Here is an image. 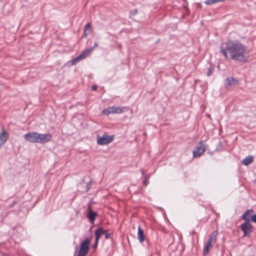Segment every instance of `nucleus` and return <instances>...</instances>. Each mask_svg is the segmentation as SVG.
I'll return each mask as SVG.
<instances>
[{"mask_svg": "<svg viewBox=\"0 0 256 256\" xmlns=\"http://www.w3.org/2000/svg\"><path fill=\"white\" fill-rule=\"evenodd\" d=\"M220 51L228 58L242 62L246 61L249 52L247 48L238 41L228 40L222 44Z\"/></svg>", "mask_w": 256, "mask_h": 256, "instance_id": "f257e3e1", "label": "nucleus"}, {"mask_svg": "<svg viewBox=\"0 0 256 256\" xmlns=\"http://www.w3.org/2000/svg\"><path fill=\"white\" fill-rule=\"evenodd\" d=\"M24 140L34 143H45L50 140L51 136L49 134H40L35 132H30L24 136Z\"/></svg>", "mask_w": 256, "mask_h": 256, "instance_id": "f03ea898", "label": "nucleus"}, {"mask_svg": "<svg viewBox=\"0 0 256 256\" xmlns=\"http://www.w3.org/2000/svg\"><path fill=\"white\" fill-rule=\"evenodd\" d=\"M127 110L128 108L126 107L110 106L103 110L102 113L108 116L110 114H121L123 112H124Z\"/></svg>", "mask_w": 256, "mask_h": 256, "instance_id": "7ed1b4c3", "label": "nucleus"}, {"mask_svg": "<svg viewBox=\"0 0 256 256\" xmlns=\"http://www.w3.org/2000/svg\"><path fill=\"white\" fill-rule=\"evenodd\" d=\"M90 240L88 238H86L80 246V250L78 256H85L87 254L89 249Z\"/></svg>", "mask_w": 256, "mask_h": 256, "instance_id": "20e7f679", "label": "nucleus"}, {"mask_svg": "<svg viewBox=\"0 0 256 256\" xmlns=\"http://www.w3.org/2000/svg\"><path fill=\"white\" fill-rule=\"evenodd\" d=\"M206 150V145L203 142L198 143L196 148V149L193 151L194 156L199 157Z\"/></svg>", "mask_w": 256, "mask_h": 256, "instance_id": "39448f33", "label": "nucleus"}, {"mask_svg": "<svg viewBox=\"0 0 256 256\" xmlns=\"http://www.w3.org/2000/svg\"><path fill=\"white\" fill-rule=\"evenodd\" d=\"M113 140V137L107 134H104L102 136H98L97 142L100 145L108 144Z\"/></svg>", "mask_w": 256, "mask_h": 256, "instance_id": "423d86ee", "label": "nucleus"}, {"mask_svg": "<svg viewBox=\"0 0 256 256\" xmlns=\"http://www.w3.org/2000/svg\"><path fill=\"white\" fill-rule=\"evenodd\" d=\"M242 230L244 232V236H248L252 231V226L248 220L245 222L240 225Z\"/></svg>", "mask_w": 256, "mask_h": 256, "instance_id": "0eeeda50", "label": "nucleus"}, {"mask_svg": "<svg viewBox=\"0 0 256 256\" xmlns=\"http://www.w3.org/2000/svg\"><path fill=\"white\" fill-rule=\"evenodd\" d=\"M238 84V80L232 76H229L226 78L224 85L226 87L234 86Z\"/></svg>", "mask_w": 256, "mask_h": 256, "instance_id": "6e6552de", "label": "nucleus"}, {"mask_svg": "<svg viewBox=\"0 0 256 256\" xmlns=\"http://www.w3.org/2000/svg\"><path fill=\"white\" fill-rule=\"evenodd\" d=\"M104 234V230L102 228H98L95 230L96 244H98L100 238Z\"/></svg>", "mask_w": 256, "mask_h": 256, "instance_id": "1a4fd4ad", "label": "nucleus"}, {"mask_svg": "<svg viewBox=\"0 0 256 256\" xmlns=\"http://www.w3.org/2000/svg\"><path fill=\"white\" fill-rule=\"evenodd\" d=\"M144 236L142 230L140 226L138 227V238L140 242H142L144 240Z\"/></svg>", "mask_w": 256, "mask_h": 256, "instance_id": "9d476101", "label": "nucleus"}, {"mask_svg": "<svg viewBox=\"0 0 256 256\" xmlns=\"http://www.w3.org/2000/svg\"><path fill=\"white\" fill-rule=\"evenodd\" d=\"M8 138V134L6 132H3L0 134V148L4 144V143L6 140Z\"/></svg>", "mask_w": 256, "mask_h": 256, "instance_id": "9b49d317", "label": "nucleus"}, {"mask_svg": "<svg viewBox=\"0 0 256 256\" xmlns=\"http://www.w3.org/2000/svg\"><path fill=\"white\" fill-rule=\"evenodd\" d=\"M253 161V157L249 156L244 158L242 162V163L244 166H248Z\"/></svg>", "mask_w": 256, "mask_h": 256, "instance_id": "f8f14e48", "label": "nucleus"}, {"mask_svg": "<svg viewBox=\"0 0 256 256\" xmlns=\"http://www.w3.org/2000/svg\"><path fill=\"white\" fill-rule=\"evenodd\" d=\"M213 246L212 244H206V246H204V250H203V253L204 256H206L208 254L209 250L210 249H211Z\"/></svg>", "mask_w": 256, "mask_h": 256, "instance_id": "ddd939ff", "label": "nucleus"}, {"mask_svg": "<svg viewBox=\"0 0 256 256\" xmlns=\"http://www.w3.org/2000/svg\"><path fill=\"white\" fill-rule=\"evenodd\" d=\"M92 50L93 48H90L88 49H86L83 51L82 52L80 55L82 56V58L84 59Z\"/></svg>", "mask_w": 256, "mask_h": 256, "instance_id": "4468645a", "label": "nucleus"}, {"mask_svg": "<svg viewBox=\"0 0 256 256\" xmlns=\"http://www.w3.org/2000/svg\"><path fill=\"white\" fill-rule=\"evenodd\" d=\"M96 213L90 210L88 214V218L91 222H94L96 218Z\"/></svg>", "mask_w": 256, "mask_h": 256, "instance_id": "2eb2a0df", "label": "nucleus"}, {"mask_svg": "<svg viewBox=\"0 0 256 256\" xmlns=\"http://www.w3.org/2000/svg\"><path fill=\"white\" fill-rule=\"evenodd\" d=\"M91 31V28H90V23H88L86 24L84 30V34L85 36H88L89 34Z\"/></svg>", "mask_w": 256, "mask_h": 256, "instance_id": "dca6fc26", "label": "nucleus"}, {"mask_svg": "<svg viewBox=\"0 0 256 256\" xmlns=\"http://www.w3.org/2000/svg\"><path fill=\"white\" fill-rule=\"evenodd\" d=\"M252 211L251 210H247L242 215V218L244 220H245L246 222L247 221V220H248L249 222L250 221V220L248 218V214L250 213V212H252Z\"/></svg>", "mask_w": 256, "mask_h": 256, "instance_id": "f3484780", "label": "nucleus"}, {"mask_svg": "<svg viewBox=\"0 0 256 256\" xmlns=\"http://www.w3.org/2000/svg\"><path fill=\"white\" fill-rule=\"evenodd\" d=\"M82 56H80V54L76 58H74L72 62V64L74 65L76 64L78 62H80V60H82Z\"/></svg>", "mask_w": 256, "mask_h": 256, "instance_id": "a211bd4d", "label": "nucleus"}, {"mask_svg": "<svg viewBox=\"0 0 256 256\" xmlns=\"http://www.w3.org/2000/svg\"><path fill=\"white\" fill-rule=\"evenodd\" d=\"M218 234V232L217 231H214V232H212L211 234L210 235V236H209V238L212 240L214 241V242H216V236Z\"/></svg>", "mask_w": 256, "mask_h": 256, "instance_id": "6ab92c4d", "label": "nucleus"}, {"mask_svg": "<svg viewBox=\"0 0 256 256\" xmlns=\"http://www.w3.org/2000/svg\"><path fill=\"white\" fill-rule=\"evenodd\" d=\"M226 0H206L205 4L208 5L212 4L218 2H224Z\"/></svg>", "mask_w": 256, "mask_h": 256, "instance_id": "aec40b11", "label": "nucleus"}, {"mask_svg": "<svg viewBox=\"0 0 256 256\" xmlns=\"http://www.w3.org/2000/svg\"><path fill=\"white\" fill-rule=\"evenodd\" d=\"M251 220L255 223H256V214H254L251 217Z\"/></svg>", "mask_w": 256, "mask_h": 256, "instance_id": "412c9836", "label": "nucleus"}, {"mask_svg": "<svg viewBox=\"0 0 256 256\" xmlns=\"http://www.w3.org/2000/svg\"><path fill=\"white\" fill-rule=\"evenodd\" d=\"M207 244H214V241L210 239L209 238H208V242H206Z\"/></svg>", "mask_w": 256, "mask_h": 256, "instance_id": "4be33fe9", "label": "nucleus"}, {"mask_svg": "<svg viewBox=\"0 0 256 256\" xmlns=\"http://www.w3.org/2000/svg\"><path fill=\"white\" fill-rule=\"evenodd\" d=\"M104 235L105 238L106 239L108 238L109 237H110V234H107V233H106L105 232H104Z\"/></svg>", "mask_w": 256, "mask_h": 256, "instance_id": "5701e85b", "label": "nucleus"}, {"mask_svg": "<svg viewBox=\"0 0 256 256\" xmlns=\"http://www.w3.org/2000/svg\"><path fill=\"white\" fill-rule=\"evenodd\" d=\"M212 74V71L210 69H209L208 70V74H207L208 76H210Z\"/></svg>", "mask_w": 256, "mask_h": 256, "instance_id": "b1692460", "label": "nucleus"}, {"mask_svg": "<svg viewBox=\"0 0 256 256\" xmlns=\"http://www.w3.org/2000/svg\"><path fill=\"white\" fill-rule=\"evenodd\" d=\"M98 46V44L97 42H95L94 46L91 48H93V50Z\"/></svg>", "mask_w": 256, "mask_h": 256, "instance_id": "393cba45", "label": "nucleus"}, {"mask_svg": "<svg viewBox=\"0 0 256 256\" xmlns=\"http://www.w3.org/2000/svg\"><path fill=\"white\" fill-rule=\"evenodd\" d=\"M96 88H97V86H92V90H96Z\"/></svg>", "mask_w": 256, "mask_h": 256, "instance_id": "a878e982", "label": "nucleus"}, {"mask_svg": "<svg viewBox=\"0 0 256 256\" xmlns=\"http://www.w3.org/2000/svg\"><path fill=\"white\" fill-rule=\"evenodd\" d=\"M137 13V10H134V12H132L133 14H136Z\"/></svg>", "mask_w": 256, "mask_h": 256, "instance_id": "bb28decb", "label": "nucleus"}, {"mask_svg": "<svg viewBox=\"0 0 256 256\" xmlns=\"http://www.w3.org/2000/svg\"><path fill=\"white\" fill-rule=\"evenodd\" d=\"M144 184H145V185H146L147 184V180H144Z\"/></svg>", "mask_w": 256, "mask_h": 256, "instance_id": "cd10ccee", "label": "nucleus"}, {"mask_svg": "<svg viewBox=\"0 0 256 256\" xmlns=\"http://www.w3.org/2000/svg\"><path fill=\"white\" fill-rule=\"evenodd\" d=\"M96 246H97V244H96V242L94 247L96 248Z\"/></svg>", "mask_w": 256, "mask_h": 256, "instance_id": "c85d7f7f", "label": "nucleus"}]
</instances>
